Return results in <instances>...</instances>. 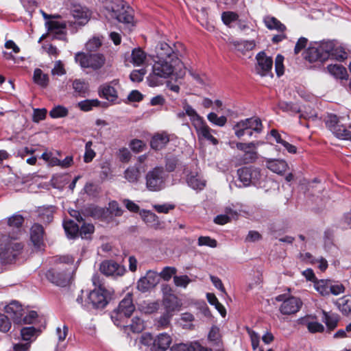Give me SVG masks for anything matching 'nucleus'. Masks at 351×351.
Returning <instances> with one entry per match:
<instances>
[{"label":"nucleus","mask_w":351,"mask_h":351,"mask_svg":"<svg viewBox=\"0 0 351 351\" xmlns=\"http://www.w3.org/2000/svg\"><path fill=\"white\" fill-rule=\"evenodd\" d=\"M173 314L165 312L157 321V327L160 329L167 328L170 324V320Z\"/></svg>","instance_id":"nucleus-51"},{"label":"nucleus","mask_w":351,"mask_h":351,"mask_svg":"<svg viewBox=\"0 0 351 351\" xmlns=\"http://www.w3.org/2000/svg\"><path fill=\"white\" fill-rule=\"evenodd\" d=\"M188 185L195 190H202L206 185V182L198 173H191L187 176Z\"/></svg>","instance_id":"nucleus-27"},{"label":"nucleus","mask_w":351,"mask_h":351,"mask_svg":"<svg viewBox=\"0 0 351 351\" xmlns=\"http://www.w3.org/2000/svg\"><path fill=\"white\" fill-rule=\"evenodd\" d=\"M263 125L260 118L252 117L237 121L232 127L235 136L241 138L244 136L251 138L254 134H261Z\"/></svg>","instance_id":"nucleus-6"},{"label":"nucleus","mask_w":351,"mask_h":351,"mask_svg":"<svg viewBox=\"0 0 351 351\" xmlns=\"http://www.w3.org/2000/svg\"><path fill=\"white\" fill-rule=\"evenodd\" d=\"M23 249L21 243L10 241L6 245L5 250L3 251L1 245H0V258L8 261H17V256L19 254L21 250Z\"/></svg>","instance_id":"nucleus-15"},{"label":"nucleus","mask_w":351,"mask_h":351,"mask_svg":"<svg viewBox=\"0 0 351 351\" xmlns=\"http://www.w3.org/2000/svg\"><path fill=\"white\" fill-rule=\"evenodd\" d=\"M173 281H174V284L176 287L186 288L191 280L188 277V276L182 275V276H174Z\"/></svg>","instance_id":"nucleus-55"},{"label":"nucleus","mask_w":351,"mask_h":351,"mask_svg":"<svg viewBox=\"0 0 351 351\" xmlns=\"http://www.w3.org/2000/svg\"><path fill=\"white\" fill-rule=\"evenodd\" d=\"M146 74L145 69L134 70L130 75V80L134 82H140L143 81L144 75Z\"/></svg>","instance_id":"nucleus-60"},{"label":"nucleus","mask_w":351,"mask_h":351,"mask_svg":"<svg viewBox=\"0 0 351 351\" xmlns=\"http://www.w3.org/2000/svg\"><path fill=\"white\" fill-rule=\"evenodd\" d=\"M134 310L133 294L128 293L120 301L117 308L111 312L110 317L116 326H125V324L128 323V319L131 317Z\"/></svg>","instance_id":"nucleus-5"},{"label":"nucleus","mask_w":351,"mask_h":351,"mask_svg":"<svg viewBox=\"0 0 351 351\" xmlns=\"http://www.w3.org/2000/svg\"><path fill=\"white\" fill-rule=\"evenodd\" d=\"M71 14L75 20L74 23L80 25H84L88 23L90 17V12L89 10L80 5L73 6Z\"/></svg>","instance_id":"nucleus-18"},{"label":"nucleus","mask_w":351,"mask_h":351,"mask_svg":"<svg viewBox=\"0 0 351 351\" xmlns=\"http://www.w3.org/2000/svg\"><path fill=\"white\" fill-rule=\"evenodd\" d=\"M185 73V66L180 58H174L173 61L156 58L154 60L152 71L147 80L149 85L154 87L162 84L164 79L171 76L182 78Z\"/></svg>","instance_id":"nucleus-1"},{"label":"nucleus","mask_w":351,"mask_h":351,"mask_svg":"<svg viewBox=\"0 0 351 351\" xmlns=\"http://www.w3.org/2000/svg\"><path fill=\"white\" fill-rule=\"evenodd\" d=\"M12 324L7 315L0 313V331L7 332L11 328Z\"/></svg>","instance_id":"nucleus-54"},{"label":"nucleus","mask_w":351,"mask_h":351,"mask_svg":"<svg viewBox=\"0 0 351 351\" xmlns=\"http://www.w3.org/2000/svg\"><path fill=\"white\" fill-rule=\"evenodd\" d=\"M99 271L106 276H121L126 271L124 265H99Z\"/></svg>","instance_id":"nucleus-21"},{"label":"nucleus","mask_w":351,"mask_h":351,"mask_svg":"<svg viewBox=\"0 0 351 351\" xmlns=\"http://www.w3.org/2000/svg\"><path fill=\"white\" fill-rule=\"evenodd\" d=\"M123 327L129 328L130 330L134 333H139L144 329L143 321L139 317H135L131 320L130 324H125Z\"/></svg>","instance_id":"nucleus-42"},{"label":"nucleus","mask_w":351,"mask_h":351,"mask_svg":"<svg viewBox=\"0 0 351 351\" xmlns=\"http://www.w3.org/2000/svg\"><path fill=\"white\" fill-rule=\"evenodd\" d=\"M348 54L343 49L335 46L332 41H324L316 46L310 47L306 51L305 59L311 62H323L328 59L342 61L347 58Z\"/></svg>","instance_id":"nucleus-2"},{"label":"nucleus","mask_w":351,"mask_h":351,"mask_svg":"<svg viewBox=\"0 0 351 351\" xmlns=\"http://www.w3.org/2000/svg\"><path fill=\"white\" fill-rule=\"evenodd\" d=\"M280 110L291 114L300 112V107L297 104L280 101L278 105Z\"/></svg>","instance_id":"nucleus-43"},{"label":"nucleus","mask_w":351,"mask_h":351,"mask_svg":"<svg viewBox=\"0 0 351 351\" xmlns=\"http://www.w3.org/2000/svg\"><path fill=\"white\" fill-rule=\"evenodd\" d=\"M239 180L243 183V186H249L252 183L251 167H243L237 171Z\"/></svg>","instance_id":"nucleus-40"},{"label":"nucleus","mask_w":351,"mask_h":351,"mask_svg":"<svg viewBox=\"0 0 351 351\" xmlns=\"http://www.w3.org/2000/svg\"><path fill=\"white\" fill-rule=\"evenodd\" d=\"M23 217L21 215H14L8 218V223L10 227L19 228L23 223Z\"/></svg>","instance_id":"nucleus-58"},{"label":"nucleus","mask_w":351,"mask_h":351,"mask_svg":"<svg viewBox=\"0 0 351 351\" xmlns=\"http://www.w3.org/2000/svg\"><path fill=\"white\" fill-rule=\"evenodd\" d=\"M206 298L210 305L215 306V308L218 311L220 315L225 317L226 315V310L223 304H221L216 295L213 293H208L206 294Z\"/></svg>","instance_id":"nucleus-37"},{"label":"nucleus","mask_w":351,"mask_h":351,"mask_svg":"<svg viewBox=\"0 0 351 351\" xmlns=\"http://www.w3.org/2000/svg\"><path fill=\"white\" fill-rule=\"evenodd\" d=\"M146 57V53L141 49H134L131 53V62L135 66H141L145 62Z\"/></svg>","instance_id":"nucleus-33"},{"label":"nucleus","mask_w":351,"mask_h":351,"mask_svg":"<svg viewBox=\"0 0 351 351\" xmlns=\"http://www.w3.org/2000/svg\"><path fill=\"white\" fill-rule=\"evenodd\" d=\"M77 269V265H56L40 269L38 271V276L41 280L45 278L56 286L66 287L72 283Z\"/></svg>","instance_id":"nucleus-3"},{"label":"nucleus","mask_w":351,"mask_h":351,"mask_svg":"<svg viewBox=\"0 0 351 351\" xmlns=\"http://www.w3.org/2000/svg\"><path fill=\"white\" fill-rule=\"evenodd\" d=\"M103 14L109 20H117L127 25L134 26V11L123 0H107L104 5Z\"/></svg>","instance_id":"nucleus-4"},{"label":"nucleus","mask_w":351,"mask_h":351,"mask_svg":"<svg viewBox=\"0 0 351 351\" xmlns=\"http://www.w3.org/2000/svg\"><path fill=\"white\" fill-rule=\"evenodd\" d=\"M322 321L325 323L328 332H330L337 327L339 316L336 313L323 311Z\"/></svg>","instance_id":"nucleus-26"},{"label":"nucleus","mask_w":351,"mask_h":351,"mask_svg":"<svg viewBox=\"0 0 351 351\" xmlns=\"http://www.w3.org/2000/svg\"><path fill=\"white\" fill-rule=\"evenodd\" d=\"M170 141L169 134L165 131L155 133L152 137L150 146L153 149L161 150Z\"/></svg>","instance_id":"nucleus-19"},{"label":"nucleus","mask_w":351,"mask_h":351,"mask_svg":"<svg viewBox=\"0 0 351 351\" xmlns=\"http://www.w3.org/2000/svg\"><path fill=\"white\" fill-rule=\"evenodd\" d=\"M100 95L108 101H115L117 97V91L110 84H104L100 88Z\"/></svg>","instance_id":"nucleus-31"},{"label":"nucleus","mask_w":351,"mask_h":351,"mask_svg":"<svg viewBox=\"0 0 351 351\" xmlns=\"http://www.w3.org/2000/svg\"><path fill=\"white\" fill-rule=\"evenodd\" d=\"M328 73L335 78L343 80L348 77L346 69L341 64H329L327 66Z\"/></svg>","instance_id":"nucleus-29"},{"label":"nucleus","mask_w":351,"mask_h":351,"mask_svg":"<svg viewBox=\"0 0 351 351\" xmlns=\"http://www.w3.org/2000/svg\"><path fill=\"white\" fill-rule=\"evenodd\" d=\"M140 177V169L135 166L128 167L124 172V178L131 183L137 182Z\"/></svg>","instance_id":"nucleus-35"},{"label":"nucleus","mask_w":351,"mask_h":351,"mask_svg":"<svg viewBox=\"0 0 351 351\" xmlns=\"http://www.w3.org/2000/svg\"><path fill=\"white\" fill-rule=\"evenodd\" d=\"M34 82L41 87H46L49 83V76L40 69H36L33 76Z\"/></svg>","instance_id":"nucleus-39"},{"label":"nucleus","mask_w":351,"mask_h":351,"mask_svg":"<svg viewBox=\"0 0 351 351\" xmlns=\"http://www.w3.org/2000/svg\"><path fill=\"white\" fill-rule=\"evenodd\" d=\"M156 58H163L173 61L178 58V51L165 42H160L155 48Z\"/></svg>","instance_id":"nucleus-14"},{"label":"nucleus","mask_w":351,"mask_h":351,"mask_svg":"<svg viewBox=\"0 0 351 351\" xmlns=\"http://www.w3.org/2000/svg\"><path fill=\"white\" fill-rule=\"evenodd\" d=\"M171 343V337L165 332L160 333L154 339L151 350L152 351H166Z\"/></svg>","instance_id":"nucleus-20"},{"label":"nucleus","mask_w":351,"mask_h":351,"mask_svg":"<svg viewBox=\"0 0 351 351\" xmlns=\"http://www.w3.org/2000/svg\"><path fill=\"white\" fill-rule=\"evenodd\" d=\"M207 119L210 123L219 127L224 126L227 122L226 117H218L217 114L215 112L208 113L207 115Z\"/></svg>","instance_id":"nucleus-48"},{"label":"nucleus","mask_w":351,"mask_h":351,"mask_svg":"<svg viewBox=\"0 0 351 351\" xmlns=\"http://www.w3.org/2000/svg\"><path fill=\"white\" fill-rule=\"evenodd\" d=\"M326 125L338 138L351 139V132L348 130L341 123V119L337 115L330 114L327 117Z\"/></svg>","instance_id":"nucleus-11"},{"label":"nucleus","mask_w":351,"mask_h":351,"mask_svg":"<svg viewBox=\"0 0 351 351\" xmlns=\"http://www.w3.org/2000/svg\"><path fill=\"white\" fill-rule=\"evenodd\" d=\"M336 305L343 315L351 317V295H346L339 298Z\"/></svg>","instance_id":"nucleus-25"},{"label":"nucleus","mask_w":351,"mask_h":351,"mask_svg":"<svg viewBox=\"0 0 351 351\" xmlns=\"http://www.w3.org/2000/svg\"><path fill=\"white\" fill-rule=\"evenodd\" d=\"M99 101L97 99L92 100H84L77 104V106L81 110L88 112L92 110L93 107L98 106L99 105Z\"/></svg>","instance_id":"nucleus-49"},{"label":"nucleus","mask_w":351,"mask_h":351,"mask_svg":"<svg viewBox=\"0 0 351 351\" xmlns=\"http://www.w3.org/2000/svg\"><path fill=\"white\" fill-rule=\"evenodd\" d=\"M266 167L277 174L284 173L289 168L287 162L285 160L267 158Z\"/></svg>","instance_id":"nucleus-23"},{"label":"nucleus","mask_w":351,"mask_h":351,"mask_svg":"<svg viewBox=\"0 0 351 351\" xmlns=\"http://www.w3.org/2000/svg\"><path fill=\"white\" fill-rule=\"evenodd\" d=\"M146 187L150 191H159L165 186L166 176L162 167H156L145 176Z\"/></svg>","instance_id":"nucleus-8"},{"label":"nucleus","mask_w":351,"mask_h":351,"mask_svg":"<svg viewBox=\"0 0 351 351\" xmlns=\"http://www.w3.org/2000/svg\"><path fill=\"white\" fill-rule=\"evenodd\" d=\"M256 73L262 77L273 76L271 73L273 59L271 56H267L265 51H261L256 54Z\"/></svg>","instance_id":"nucleus-12"},{"label":"nucleus","mask_w":351,"mask_h":351,"mask_svg":"<svg viewBox=\"0 0 351 351\" xmlns=\"http://www.w3.org/2000/svg\"><path fill=\"white\" fill-rule=\"evenodd\" d=\"M7 313L13 314V319L16 322H19L22 319L23 309L22 306L17 302H12L5 307Z\"/></svg>","instance_id":"nucleus-30"},{"label":"nucleus","mask_w":351,"mask_h":351,"mask_svg":"<svg viewBox=\"0 0 351 351\" xmlns=\"http://www.w3.org/2000/svg\"><path fill=\"white\" fill-rule=\"evenodd\" d=\"M72 87L75 95L85 97L88 91V84L80 79L75 80L72 83Z\"/></svg>","instance_id":"nucleus-32"},{"label":"nucleus","mask_w":351,"mask_h":351,"mask_svg":"<svg viewBox=\"0 0 351 351\" xmlns=\"http://www.w3.org/2000/svg\"><path fill=\"white\" fill-rule=\"evenodd\" d=\"M315 288L322 295H330V282L326 280H321L316 282Z\"/></svg>","instance_id":"nucleus-47"},{"label":"nucleus","mask_w":351,"mask_h":351,"mask_svg":"<svg viewBox=\"0 0 351 351\" xmlns=\"http://www.w3.org/2000/svg\"><path fill=\"white\" fill-rule=\"evenodd\" d=\"M263 22L269 29H275L279 32H284L286 30L285 25L274 16H265Z\"/></svg>","instance_id":"nucleus-28"},{"label":"nucleus","mask_w":351,"mask_h":351,"mask_svg":"<svg viewBox=\"0 0 351 351\" xmlns=\"http://www.w3.org/2000/svg\"><path fill=\"white\" fill-rule=\"evenodd\" d=\"M339 226L343 230L351 228V213L343 215L339 221Z\"/></svg>","instance_id":"nucleus-64"},{"label":"nucleus","mask_w":351,"mask_h":351,"mask_svg":"<svg viewBox=\"0 0 351 351\" xmlns=\"http://www.w3.org/2000/svg\"><path fill=\"white\" fill-rule=\"evenodd\" d=\"M264 144L263 141H256L249 143L238 142L236 143L237 149L243 152L241 160L244 164L254 162L258 159L257 148Z\"/></svg>","instance_id":"nucleus-10"},{"label":"nucleus","mask_w":351,"mask_h":351,"mask_svg":"<svg viewBox=\"0 0 351 351\" xmlns=\"http://www.w3.org/2000/svg\"><path fill=\"white\" fill-rule=\"evenodd\" d=\"M232 45L237 51L245 53L252 50L256 46V43L254 40H240L232 42Z\"/></svg>","instance_id":"nucleus-34"},{"label":"nucleus","mask_w":351,"mask_h":351,"mask_svg":"<svg viewBox=\"0 0 351 351\" xmlns=\"http://www.w3.org/2000/svg\"><path fill=\"white\" fill-rule=\"evenodd\" d=\"M156 282L154 279H150V277L141 278L137 282V289L143 292H147L156 285Z\"/></svg>","instance_id":"nucleus-38"},{"label":"nucleus","mask_w":351,"mask_h":351,"mask_svg":"<svg viewBox=\"0 0 351 351\" xmlns=\"http://www.w3.org/2000/svg\"><path fill=\"white\" fill-rule=\"evenodd\" d=\"M102 41L99 37H93L86 44V48L88 51H94L97 50L101 45Z\"/></svg>","instance_id":"nucleus-53"},{"label":"nucleus","mask_w":351,"mask_h":351,"mask_svg":"<svg viewBox=\"0 0 351 351\" xmlns=\"http://www.w3.org/2000/svg\"><path fill=\"white\" fill-rule=\"evenodd\" d=\"M37 330L34 326L23 327L21 330V335L24 341H29L36 333Z\"/></svg>","instance_id":"nucleus-52"},{"label":"nucleus","mask_w":351,"mask_h":351,"mask_svg":"<svg viewBox=\"0 0 351 351\" xmlns=\"http://www.w3.org/2000/svg\"><path fill=\"white\" fill-rule=\"evenodd\" d=\"M163 306L165 312L173 314L176 311H179L182 303L178 298L174 294L166 295L163 298Z\"/></svg>","instance_id":"nucleus-22"},{"label":"nucleus","mask_w":351,"mask_h":351,"mask_svg":"<svg viewBox=\"0 0 351 351\" xmlns=\"http://www.w3.org/2000/svg\"><path fill=\"white\" fill-rule=\"evenodd\" d=\"M284 57L281 55H278L275 60V69L278 76H281L284 73L283 65Z\"/></svg>","instance_id":"nucleus-63"},{"label":"nucleus","mask_w":351,"mask_h":351,"mask_svg":"<svg viewBox=\"0 0 351 351\" xmlns=\"http://www.w3.org/2000/svg\"><path fill=\"white\" fill-rule=\"evenodd\" d=\"M306 327L311 333L322 332L324 331V326L317 322H309L306 324Z\"/></svg>","instance_id":"nucleus-59"},{"label":"nucleus","mask_w":351,"mask_h":351,"mask_svg":"<svg viewBox=\"0 0 351 351\" xmlns=\"http://www.w3.org/2000/svg\"><path fill=\"white\" fill-rule=\"evenodd\" d=\"M217 241L210 237H199L198 239V245L199 246L215 247H217Z\"/></svg>","instance_id":"nucleus-57"},{"label":"nucleus","mask_w":351,"mask_h":351,"mask_svg":"<svg viewBox=\"0 0 351 351\" xmlns=\"http://www.w3.org/2000/svg\"><path fill=\"white\" fill-rule=\"evenodd\" d=\"M239 15L232 11L223 12L221 14V20L223 23L228 27H231V24L238 20Z\"/></svg>","instance_id":"nucleus-45"},{"label":"nucleus","mask_w":351,"mask_h":351,"mask_svg":"<svg viewBox=\"0 0 351 351\" xmlns=\"http://www.w3.org/2000/svg\"><path fill=\"white\" fill-rule=\"evenodd\" d=\"M68 109L60 105L55 106L49 112L50 117L53 119L65 117L68 115Z\"/></svg>","instance_id":"nucleus-46"},{"label":"nucleus","mask_w":351,"mask_h":351,"mask_svg":"<svg viewBox=\"0 0 351 351\" xmlns=\"http://www.w3.org/2000/svg\"><path fill=\"white\" fill-rule=\"evenodd\" d=\"M183 110L185 111L186 115L189 117L193 125L203 119V118L197 114V111L187 103L183 104Z\"/></svg>","instance_id":"nucleus-36"},{"label":"nucleus","mask_w":351,"mask_h":351,"mask_svg":"<svg viewBox=\"0 0 351 351\" xmlns=\"http://www.w3.org/2000/svg\"><path fill=\"white\" fill-rule=\"evenodd\" d=\"M143 221L150 226L158 224V219L156 214L149 210H143L141 213Z\"/></svg>","instance_id":"nucleus-44"},{"label":"nucleus","mask_w":351,"mask_h":351,"mask_svg":"<svg viewBox=\"0 0 351 351\" xmlns=\"http://www.w3.org/2000/svg\"><path fill=\"white\" fill-rule=\"evenodd\" d=\"M193 127L195 128L199 139H206L210 141L213 145L218 144L217 139L212 135V130L206 124L204 119L195 124Z\"/></svg>","instance_id":"nucleus-17"},{"label":"nucleus","mask_w":351,"mask_h":351,"mask_svg":"<svg viewBox=\"0 0 351 351\" xmlns=\"http://www.w3.org/2000/svg\"><path fill=\"white\" fill-rule=\"evenodd\" d=\"M113 291L107 289H95L88 296L89 302L97 309H103L112 298Z\"/></svg>","instance_id":"nucleus-9"},{"label":"nucleus","mask_w":351,"mask_h":351,"mask_svg":"<svg viewBox=\"0 0 351 351\" xmlns=\"http://www.w3.org/2000/svg\"><path fill=\"white\" fill-rule=\"evenodd\" d=\"M153 208L158 213L167 214L170 210L174 209L175 205L169 203L163 204H154Z\"/></svg>","instance_id":"nucleus-61"},{"label":"nucleus","mask_w":351,"mask_h":351,"mask_svg":"<svg viewBox=\"0 0 351 351\" xmlns=\"http://www.w3.org/2000/svg\"><path fill=\"white\" fill-rule=\"evenodd\" d=\"M177 269L173 267H165L160 273V276L165 281H169L176 274Z\"/></svg>","instance_id":"nucleus-56"},{"label":"nucleus","mask_w":351,"mask_h":351,"mask_svg":"<svg viewBox=\"0 0 351 351\" xmlns=\"http://www.w3.org/2000/svg\"><path fill=\"white\" fill-rule=\"evenodd\" d=\"M64 228L69 238H74L79 232V226L73 221L64 222Z\"/></svg>","instance_id":"nucleus-41"},{"label":"nucleus","mask_w":351,"mask_h":351,"mask_svg":"<svg viewBox=\"0 0 351 351\" xmlns=\"http://www.w3.org/2000/svg\"><path fill=\"white\" fill-rule=\"evenodd\" d=\"M190 75L194 80L201 86H206L209 84L208 77L204 73H200L195 71H189Z\"/></svg>","instance_id":"nucleus-50"},{"label":"nucleus","mask_w":351,"mask_h":351,"mask_svg":"<svg viewBox=\"0 0 351 351\" xmlns=\"http://www.w3.org/2000/svg\"><path fill=\"white\" fill-rule=\"evenodd\" d=\"M43 228L41 225L35 223L31 228L30 237L34 245L40 248L43 244Z\"/></svg>","instance_id":"nucleus-24"},{"label":"nucleus","mask_w":351,"mask_h":351,"mask_svg":"<svg viewBox=\"0 0 351 351\" xmlns=\"http://www.w3.org/2000/svg\"><path fill=\"white\" fill-rule=\"evenodd\" d=\"M45 25L49 34H53L54 38L65 39L66 27L65 22L50 20L46 21Z\"/></svg>","instance_id":"nucleus-16"},{"label":"nucleus","mask_w":351,"mask_h":351,"mask_svg":"<svg viewBox=\"0 0 351 351\" xmlns=\"http://www.w3.org/2000/svg\"><path fill=\"white\" fill-rule=\"evenodd\" d=\"M66 73L64 65L61 60H57L55 62L54 66L51 70V74L53 75H63Z\"/></svg>","instance_id":"nucleus-62"},{"label":"nucleus","mask_w":351,"mask_h":351,"mask_svg":"<svg viewBox=\"0 0 351 351\" xmlns=\"http://www.w3.org/2000/svg\"><path fill=\"white\" fill-rule=\"evenodd\" d=\"M75 60L82 68H90L93 70L101 69L105 64L106 59L102 54H88L78 52L75 56Z\"/></svg>","instance_id":"nucleus-7"},{"label":"nucleus","mask_w":351,"mask_h":351,"mask_svg":"<svg viewBox=\"0 0 351 351\" xmlns=\"http://www.w3.org/2000/svg\"><path fill=\"white\" fill-rule=\"evenodd\" d=\"M302 300L297 297L290 296L283 301L280 306V311L283 315L295 314L300 311L302 306Z\"/></svg>","instance_id":"nucleus-13"}]
</instances>
